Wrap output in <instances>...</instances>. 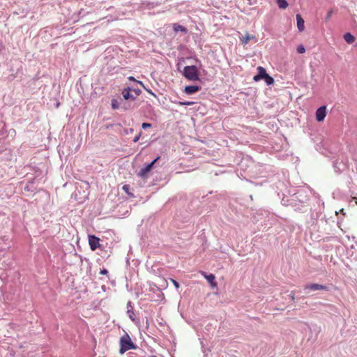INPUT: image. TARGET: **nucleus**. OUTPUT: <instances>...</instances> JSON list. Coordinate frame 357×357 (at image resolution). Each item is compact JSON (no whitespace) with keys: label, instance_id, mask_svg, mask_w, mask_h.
<instances>
[{"label":"nucleus","instance_id":"nucleus-5","mask_svg":"<svg viewBox=\"0 0 357 357\" xmlns=\"http://www.w3.org/2000/svg\"><path fill=\"white\" fill-rule=\"evenodd\" d=\"M99 241L100 239L93 235L89 236V243L91 250L94 251L100 246Z\"/></svg>","mask_w":357,"mask_h":357},{"label":"nucleus","instance_id":"nucleus-28","mask_svg":"<svg viewBox=\"0 0 357 357\" xmlns=\"http://www.w3.org/2000/svg\"><path fill=\"white\" fill-rule=\"evenodd\" d=\"M151 357H157L156 356H151Z\"/></svg>","mask_w":357,"mask_h":357},{"label":"nucleus","instance_id":"nucleus-20","mask_svg":"<svg viewBox=\"0 0 357 357\" xmlns=\"http://www.w3.org/2000/svg\"><path fill=\"white\" fill-rule=\"evenodd\" d=\"M171 282H172V284H174V286L176 288V289H178L180 285L178 284V282L177 281H176L174 279H170Z\"/></svg>","mask_w":357,"mask_h":357},{"label":"nucleus","instance_id":"nucleus-12","mask_svg":"<svg viewBox=\"0 0 357 357\" xmlns=\"http://www.w3.org/2000/svg\"><path fill=\"white\" fill-rule=\"evenodd\" d=\"M122 95L126 100H135L134 96L130 93V89H124L122 91Z\"/></svg>","mask_w":357,"mask_h":357},{"label":"nucleus","instance_id":"nucleus-9","mask_svg":"<svg viewBox=\"0 0 357 357\" xmlns=\"http://www.w3.org/2000/svg\"><path fill=\"white\" fill-rule=\"evenodd\" d=\"M201 87L197 85L186 86L184 89V92L187 94H193L199 91Z\"/></svg>","mask_w":357,"mask_h":357},{"label":"nucleus","instance_id":"nucleus-23","mask_svg":"<svg viewBox=\"0 0 357 357\" xmlns=\"http://www.w3.org/2000/svg\"><path fill=\"white\" fill-rule=\"evenodd\" d=\"M107 273H108V271L105 268L100 270V274H101V275H107Z\"/></svg>","mask_w":357,"mask_h":357},{"label":"nucleus","instance_id":"nucleus-18","mask_svg":"<svg viewBox=\"0 0 357 357\" xmlns=\"http://www.w3.org/2000/svg\"><path fill=\"white\" fill-rule=\"evenodd\" d=\"M297 52L299 54H303L305 52V48L303 45H300L297 47Z\"/></svg>","mask_w":357,"mask_h":357},{"label":"nucleus","instance_id":"nucleus-22","mask_svg":"<svg viewBox=\"0 0 357 357\" xmlns=\"http://www.w3.org/2000/svg\"><path fill=\"white\" fill-rule=\"evenodd\" d=\"M142 127L145 129V128H151V123H143L142 124Z\"/></svg>","mask_w":357,"mask_h":357},{"label":"nucleus","instance_id":"nucleus-19","mask_svg":"<svg viewBox=\"0 0 357 357\" xmlns=\"http://www.w3.org/2000/svg\"><path fill=\"white\" fill-rule=\"evenodd\" d=\"M178 104L180 105L190 106V105H192L194 104V102H190V101L178 102Z\"/></svg>","mask_w":357,"mask_h":357},{"label":"nucleus","instance_id":"nucleus-14","mask_svg":"<svg viewBox=\"0 0 357 357\" xmlns=\"http://www.w3.org/2000/svg\"><path fill=\"white\" fill-rule=\"evenodd\" d=\"M277 4L280 9H286L289 6L286 0H277Z\"/></svg>","mask_w":357,"mask_h":357},{"label":"nucleus","instance_id":"nucleus-3","mask_svg":"<svg viewBox=\"0 0 357 357\" xmlns=\"http://www.w3.org/2000/svg\"><path fill=\"white\" fill-rule=\"evenodd\" d=\"M159 158H160L159 157L156 158L150 164L147 165L145 167L141 169L140 171L138 173V176H140V177H142V178L147 177V175H148L149 172L151 170L153 165L156 162V161Z\"/></svg>","mask_w":357,"mask_h":357},{"label":"nucleus","instance_id":"nucleus-24","mask_svg":"<svg viewBox=\"0 0 357 357\" xmlns=\"http://www.w3.org/2000/svg\"><path fill=\"white\" fill-rule=\"evenodd\" d=\"M140 136H141V135H140V134H139L137 136H136V137L134 138L133 142H137L139 139Z\"/></svg>","mask_w":357,"mask_h":357},{"label":"nucleus","instance_id":"nucleus-27","mask_svg":"<svg viewBox=\"0 0 357 357\" xmlns=\"http://www.w3.org/2000/svg\"><path fill=\"white\" fill-rule=\"evenodd\" d=\"M130 79L133 80V79H134V78H133L132 77H130Z\"/></svg>","mask_w":357,"mask_h":357},{"label":"nucleus","instance_id":"nucleus-11","mask_svg":"<svg viewBox=\"0 0 357 357\" xmlns=\"http://www.w3.org/2000/svg\"><path fill=\"white\" fill-rule=\"evenodd\" d=\"M255 36L250 35L248 33H245V36H243L241 38V43L245 45L248 43L249 40H250L252 39H255Z\"/></svg>","mask_w":357,"mask_h":357},{"label":"nucleus","instance_id":"nucleus-15","mask_svg":"<svg viewBox=\"0 0 357 357\" xmlns=\"http://www.w3.org/2000/svg\"><path fill=\"white\" fill-rule=\"evenodd\" d=\"M173 29H174V31H176V32H178V31H182L184 33L187 32V29L184 26H183L180 24H174Z\"/></svg>","mask_w":357,"mask_h":357},{"label":"nucleus","instance_id":"nucleus-1","mask_svg":"<svg viewBox=\"0 0 357 357\" xmlns=\"http://www.w3.org/2000/svg\"><path fill=\"white\" fill-rule=\"evenodd\" d=\"M136 349V346L132 342L130 337L126 333L124 335H123L120 339V354H123L126 351L130 350V349Z\"/></svg>","mask_w":357,"mask_h":357},{"label":"nucleus","instance_id":"nucleus-21","mask_svg":"<svg viewBox=\"0 0 357 357\" xmlns=\"http://www.w3.org/2000/svg\"><path fill=\"white\" fill-rule=\"evenodd\" d=\"M332 14H333L332 10H331L328 12V13L326 16V21H328L331 19Z\"/></svg>","mask_w":357,"mask_h":357},{"label":"nucleus","instance_id":"nucleus-26","mask_svg":"<svg viewBox=\"0 0 357 357\" xmlns=\"http://www.w3.org/2000/svg\"><path fill=\"white\" fill-rule=\"evenodd\" d=\"M353 199H354V200H355L356 204H357V198H356V197H353Z\"/></svg>","mask_w":357,"mask_h":357},{"label":"nucleus","instance_id":"nucleus-6","mask_svg":"<svg viewBox=\"0 0 357 357\" xmlns=\"http://www.w3.org/2000/svg\"><path fill=\"white\" fill-rule=\"evenodd\" d=\"M305 289H309L311 291L328 290V287L323 284L313 283V284H307L305 287Z\"/></svg>","mask_w":357,"mask_h":357},{"label":"nucleus","instance_id":"nucleus-2","mask_svg":"<svg viewBox=\"0 0 357 357\" xmlns=\"http://www.w3.org/2000/svg\"><path fill=\"white\" fill-rule=\"evenodd\" d=\"M183 76L191 81H197L199 79L197 68L195 66H185L183 72Z\"/></svg>","mask_w":357,"mask_h":357},{"label":"nucleus","instance_id":"nucleus-4","mask_svg":"<svg viewBox=\"0 0 357 357\" xmlns=\"http://www.w3.org/2000/svg\"><path fill=\"white\" fill-rule=\"evenodd\" d=\"M326 107L321 106L318 108L316 111V119L317 121L321 122L323 121L326 116Z\"/></svg>","mask_w":357,"mask_h":357},{"label":"nucleus","instance_id":"nucleus-8","mask_svg":"<svg viewBox=\"0 0 357 357\" xmlns=\"http://www.w3.org/2000/svg\"><path fill=\"white\" fill-rule=\"evenodd\" d=\"M257 71H258V74L256 75L253 79L255 81V82H258L262 79H264L265 77V76L267 75L266 73V71L265 70L264 68L261 67V66H259L257 68Z\"/></svg>","mask_w":357,"mask_h":357},{"label":"nucleus","instance_id":"nucleus-16","mask_svg":"<svg viewBox=\"0 0 357 357\" xmlns=\"http://www.w3.org/2000/svg\"><path fill=\"white\" fill-rule=\"evenodd\" d=\"M264 79L268 85H271L274 83V79L268 74L265 76Z\"/></svg>","mask_w":357,"mask_h":357},{"label":"nucleus","instance_id":"nucleus-25","mask_svg":"<svg viewBox=\"0 0 357 357\" xmlns=\"http://www.w3.org/2000/svg\"><path fill=\"white\" fill-rule=\"evenodd\" d=\"M129 188V186L128 185H125L123 187V189L125 190V191H128Z\"/></svg>","mask_w":357,"mask_h":357},{"label":"nucleus","instance_id":"nucleus-17","mask_svg":"<svg viewBox=\"0 0 357 357\" xmlns=\"http://www.w3.org/2000/svg\"><path fill=\"white\" fill-rule=\"evenodd\" d=\"M112 107L114 109H118L119 108V102L117 100L113 99L112 100Z\"/></svg>","mask_w":357,"mask_h":357},{"label":"nucleus","instance_id":"nucleus-10","mask_svg":"<svg viewBox=\"0 0 357 357\" xmlns=\"http://www.w3.org/2000/svg\"><path fill=\"white\" fill-rule=\"evenodd\" d=\"M296 21H297V27L299 31H303L305 29V22L303 19L301 17V15H296Z\"/></svg>","mask_w":357,"mask_h":357},{"label":"nucleus","instance_id":"nucleus-13","mask_svg":"<svg viewBox=\"0 0 357 357\" xmlns=\"http://www.w3.org/2000/svg\"><path fill=\"white\" fill-rule=\"evenodd\" d=\"M344 39L349 44L353 43L354 42V40H355L354 36L352 34H351L350 33H345L344 35Z\"/></svg>","mask_w":357,"mask_h":357},{"label":"nucleus","instance_id":"nucleus-7","mask_svg":"<svg viewBox=\"0 0 357 357\" xmlns=\"http://www.w3.org/2000/svg\"><path fill=\"white\" fill-rule=\"evenodd\" d=\"M199 273L206 278V280L208 282V283L211 284V286L212 287H217V282H215V277L213 274L207 275L204 271H199Z\"/></svg>","mask_w":357,"mask_h":357}]
</instances>
